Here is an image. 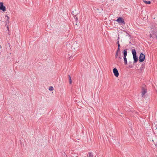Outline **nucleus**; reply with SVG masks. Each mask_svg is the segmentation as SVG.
Segmentation results:
<instances>
[{
  "label": "nucleus",
  "instance_id": "3",
  "mask_svg": "<svg viewBox=\"0 0 157 157\" xmlns=\"http://www.w3.org/2000/svg\"><path fill=\"white\" fill-rule=\"evenodd\" d=\"M123 55L124 56L123 58L124 61V64L125 65H126L127 64V59L126 57L127 54V49H125L122 52Z\"/></svg>",
  "mask_w": 157,
  "mask_h": 157
},
{
  "label": "nucleus",
  "instance_id": "17",
  "mask_svg": "<svg viewBox=\"0 0 157 157\" xmlns=\"http://www.w3.org/2000/svg\"><path fill=\"white\" fill-rule=\"evenodd\" d=\"M118 52H116V53L115 54V58L116 59L117 58V56H118Z\"/></svg>",
  "mask_w": 157,
  "mask_h": 157
},
{
  "label": "nucleus",
  "instance_id": "18",
  "mask_svg": "<svg viewBox=\"0 0 157 157\" xmlns=\"http://www.w3.org/2000/svg\"><path fill=\"white\" fill-rule=\"evenodd\" d=\"M5 17H7V20H9V19H10V17H8L7 15H6L5 16Z\"/></svg>",
  "mask_w": 157,
  "mask_h": 157
},
{
  "label": "nucleus",
  "instance_id": "5",
  "mask_svg": "<svg viewBox=\"0 0 157 157\" xmlns=\"http://www.w3.org/2000/svg\"><path fill=\"white\" fill-rule=\"evenodd\" d=\"M145 56L144 54L142 53H141L139 57V61L140 62H143L145 59Z\"/></svg>",
  "mask_w": 157,
  "mask_h": 157
},
{
  "label": "nucleus",
  "instance_id": "22",
  "mask_svg": "<svg viewBox=\"0 0 157 157\" xmlns=\"http://www.w3.org/2000/svg\"><path fill=\"white\" fill-rule=\"evenodd\" d=\"M71 58V56L70 58H69V59H72Z\"/></svg>",
  "mask_w": 157,
  "mask_h": 157
},
{
  "label": "nucleus",
  "instance_id": "24",
  "mask_svg": "<svg viewBox=\"0 0 157 157\" xmlns=\"http://www.w3.org/2000/svg\"><path fill=\"white\" fill-rule=\"evenodd\" d=\"M0 47L1 48V46H0Z\"/></svg>",
  "mask_w": 157,
  "mask_h": 157
},
{
  "label": "nucleus",
  "instance_id": "19",
  "mask_svg": "<svg viewBox=\"0 0 157 157\" xmlns=\"http://www.w3.org/2000/svg\"><path fill=\"white\" fill-rule=\"evenodd\" d=\"M149 37H150V38H151V37H152V38H153V36H152V34H150L149 35Z\"/></svg>",
  "mask_w": 157,
  "mask_h": 157
},
{
  "label": "nucleus",
  "instance_id": "20",
  "mask_svg": "<svg viewBox=\"0 0 157 157\" xmlns=\"http://www.w3.org/2000/svg\"><path fill=\"white\" fill-rule=\"evenodd\" d=\"M6 27H7L8 30V31H9V25H7V26Z\"/></svg>",
  "mask_w": 157,
  "mask_h": 157
},
{
  "label": "nucleus",
  "instance_id": "8",
  "mask_svg": "<svg viewBox=\"0 0 157 157\" xmlns=\"http://www.w3.org/2000/svg\"><path fill=\"white\" fill-rule=\"evenodd\" d=\"M113 72L116 77H117L119 76V72L116 68H115L113 69Z\"/></svg>",
  "mask_w": 157,
  "mask_h": 157
},
{
  "label": "nucleus",
  "instance_id": "12",
  "mask_svg": "<svg viewBox=\"0 0 157 157\" xmlns=\"http://www.w3.org/2000/svg\"><path fill=\"white\" fill-rule=\"evenodd\" d=\"M88 157H93V154L91 152H89L88 153Z\"/></svg>",
  "mask_w": 157,
  "mask_h": 157
},
{
  "label": "nucleus",
  "instance_id": "7",
  "mask_svg": "<svg viewBox=\"0 0 157 157\" xmlns=\"http://www.w3.org/2000/svg\"><path fill=\"white\" fill-rule=\"evenodd\" d=\"M0 10L5 12L6 10V6L3 5V3L2 2H0Z\"/></svg>",
  "mask_w": 157,
  "mask_h": 157
},
{
  "label": "nucleus",
  "instance_id": "14",
  "mask_svg": "<svg viewBox=\"0 0 157 157\" xmlns=\"http://www.w3.org/2000/svg\"><path fill=\"white\" fill-rule=\"evenodd\" d=\"M119 37L118 36V39H117V46L118 47H120V44L119 43Z\"/></svg>",
  "mask_w": 157,
  "mask_h": 157
},
{
  "label": "nucleus",
  "instance_id": "1",
  "mask_svg": "<svg viewBox=\"0 0 157 157\" xmlns=\"http://www.w3.org/2000/svg\"><path fill=\"white\" fill-rule=\"evenodd\" d=\"M132 54L133 59H134L133 62L134 63H136L138 60V57L136 55V52L135 49L132 50Z\"/></svg>",
  "mask_w": 157,
  "mask_h": 157
},
{
  "label": "nucleus",
  "instance_id": "2",
  "mask_svg": "<svg viewBox=\"0 0 157 157\" xmlns=\"http://www.w3.org/2000/svg\"><path fill=\"white\" fill-rule=\"evenodd\" d=\"M141 95L142 97L146 94L147 92V89L146 85L144 84L141 86Z\"/></svg>",
  "mask_w": 157,
  "mask_h": 157
},
{
  "label": "nucleus",
  "instance_id": "23",
  "mask_svg": "<svg viewBox=\"0 0 157 157\" xmlns=\"http://www.w3.org/2000/svg\"><path fill=\"white\" fill-rule=\"evenodd\" d=\"M155 38H156V39L157 40V35L156 36Z\"/></svg>",
  "mask_w": 157,
  "mask_h": 157
},
{
  "label": "nucleus",
  "instance_id": "21",
  "mask_svg": "<svg viewBox=\"0 0 157 157\" xmlns=\"http://www.w3.org/2000/svg\"><path fill=\"white\" fill-rule=\"evenodd\" d=\"M118 58L120 60L122 59V57L121 56H119V57H118Z\"/></svg>",
  "mask_w": 157,
  "mask_h": 157
},
{
  "label": "nucleus",
  "instance_id": "6",
  "mask_svg": "<svg viewBox=\"0 0 157 157\" xmlns=\"http://www.w3.org/2000/svg\"><path fill=\"white\" fill-rule=\"evenodd\" d=\"M76 11V10H75V11H72V14L73 16V17H74V18L75 20V21L76 22V23H77V21L78 20V17H76V16L78 14V13H75V12ZM76 25H77V24H76Z\"/></svg>",
  "mask_w": 157,
  "mask_h": 157
},
{
  "label": "nucleus",
  "instance_id": "11",
  "mask_svg": "<svg viewBox=\"0 0 157 157\" xmlns=\"http://www.w3.org/2000/svg\"><path fill=\"white\" fill-rule=\"evenodd\" d=\"M69 80V82L70 84H71L72 83V81L71 79V77L70 75H68Z\"/></svg>",
  "mask_w": 157,
  "mask_h": 157
},
{
  "label": "nucleus",
  "instance_id": "9",
  "mask_svg": "<svg viewBox=\"0 0 157 157\" xmlns=\"http://www.w3.org/2000/svg\"><path fill=\"white\" fill-rule=\"evenodd\" d=\"M145 68V64H142L141 67H140V69L141 73H142L144 71V69Z\"/></svg>",
  "mask_w": 157,
  "mask_h": 157
},
{
  "label": "nucleus",
  "instance_id": "16",
  "mask_svg": "<svg viewBox=\"0 0 157 157\" xmlns=\"http://www.w3.org/2000/svg\"><path fill=\"white\" fill-rule=\"evenodd\" d=\"M49 90L50 91L52 90H53V87L52 86H50V87Z\"/></svg>",
  "mask_w": 157,
  "mask_h": 157
},
{
  "label": "nucleus",
  "instance_id": "10",
  "mask_svg": "<svg viewBox=\"0 0 157 157\" xmlns=\"http://www.w3.org/2000/svg\"><path fill=\"white\" fill-rule=\"evenodd\" d=\"M143 2L147 4H150L151 3V2L150 1H147L146 0H143Z\"/></svg>",
  "mask_w": 157,
  "mask_h": 157
},
{
  "label": "nucleus",
  "instance_id": "15",
  "mask_svg": "<svg viewBox=\"0 0 157 157\" xmlns=\"http://www.w3.org/2000/svg\"><path fill=\"white\" fill-rule=\"evenodd\" d=\"M120 47H118V48L116 52H120Z\"/></svg>",
  "mask_w": 157,
  "mask_h": 157
},
{
  "label": "nucleus",
  "instance_id": "4",
  "mask_svg": "<svg viewBox=\"0 0 157 157\" xmlns=\"http://www.w3.org/2000/svg\"><path fill=\"white\" fill-rule=\"evenodd\" d=\"M116 21L118 23L122 25H124L125 24L124 20L122 17H118L116 20Z\"/></svg>",
  "mask_w": 157,
  "mask_h": 157
},
{
  "label": "nucleus",
  "instance_id": "13",
  "mask_svg": "<svg viewBox=\"0 0 157 157\" xmlns=\"http://www.w3.org/2000/svg\"><path fill=\"white\" fill-rule=\"evenodd\" d=\"M9 23V21L8 20H6V26L7 25H8Z\"/></svg>",
  "mask_w": 157,
  "mask_h": 157
}]
</instances>
